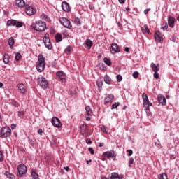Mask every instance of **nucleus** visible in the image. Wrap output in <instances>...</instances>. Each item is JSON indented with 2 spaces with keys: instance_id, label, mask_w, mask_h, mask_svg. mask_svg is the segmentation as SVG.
I'll list each match as a JSON object with an SVG mask.
<instances>
[{
  "instance_id": "1",
  "label": "nucleus",
  "mask_w": 179,
  "mask_h": 179,
  "mask_svg": "<svg viewBox=\"0 0 179 179\" xmlns=\"http://www.w3.org/2000/svg\"><path fill=\"white\" fill-rule=\"evenodd\" d=\"M30 29L36 31H44L47 29V24L42 21H36L31 25Z\"/></svg>"
},
{
  "instance_id": "2",
  "label": "nucleus",
  "mask_w": 179,
  "mask_h": 179,
  "mask_svg": "<svg viewBox=\"0 0 179 179\" xmlns=\"http://www.w3.org/2000/svg\"><path fill=\"white\" fill-rule=\"evenodd\" d=\"M38 65L36 66V69L38 72H43L44 68H45V58L43 55H39L38 57Z\"/></svg>"
},
{
  "instance_id": "3",
  "label": "nucleus",
  "mask_w": 179,
  "mask_h": 179,
  "mask_svg": "<svg viewBox=\"0 0 179 179\" xmlns=\"http://www.w3.org/2000/svg\"><path fill=\"white\" fill-rule=\"evenodd\" d=\"M12 135V130L9 127H3L0 130V138H9Z\"/></svg>"
},
{
  "instance_id": "4",
  "label": "nucleus",
  "mask_w": 179,
  "mask_h": 179,
  "mask_svg": "<svg viewBox=\"0 0 179 179\" xmlns=\"http://www.w3.org/2000/svg\"><path fill=\"white\" fill-rule=\"evenodd\" d=\"M26 173H27V167L23 164H20L17 171L18 177H23Z\"/></svg>"
},
{
  "instance_id": "5",
  "label": "nucleus",
  "mask_w": 179,
  "mask_h": 179,
  "mask_svg": "<svg viewBox=\"0 0 179 179\" xmlns=\"http://www.w3.org/2000/svg\"><path fill=\"white\" fill-rule=\"evenodd\" d=\"M38 84L42 89H47L48 87V81L44 77H40L38 78Z\"/></svg>"
},
{
  "instance_id": "6",
  "label": "nucleus",
  "mask_w": 179,
  "mask_h": 179,
  "mask_svg": "<svg viewBox=\"0 0 179 179\" xmlns=\"http://www.w3.org/2000/svg\"><path fill=\"white\" fill-rule=\"evenodd\" d=\"M59 22L64 27H66V29H72V24H71V21H69V20L65 17H61L59 18Z\"/></svg>"
},
{
  "instance_id": "7",
  "label": "nucleus",
  "mask_w": 179,
  "mask_h": 179,
  "mask_svg": "<svg viewBox=\"0 0 179 179\" xmlns=\"http://www.w3.org/2000/svg\"><path fill=\"white\" fill-rule=\"evenodd\" d=\"M80 134L83 135V136H85V138L89 136V127H87V124H82L80 126Z\"/></svg>"
},
{
  "instance_id": "8",
  "label": "nucleus",
  "mask_w": 179,
  "mask_h": 179,
  "mask_svg": "<svg viewBox=\"0 0 179 179\" xmlns=\"http://www.w3.org/2000/svg\"><path fill=\"white\" fill-rule=\"evenodd\" d=\"M7 26H15L16 27H22L23 22L17 21L15 20H8L7 21Z\"/></svg>"
},
{
  "instance_id": "9",
  "label": "nucleus",
  "mask_w": 179,
  "mask_h": 179,
  "mask_svg": "<svg viewBox=\"0 0 179 179\" xmlns=\"http://www.w3.org/2000/svg\"><path fill=\"white\" fill-rule=\"evenodd\" d=\"M49 36L50 35L48 34H45L43 37V43L48 50H51V48H52V45H51V41L50 40Z\"/></svg>"
},
{
  "instance_id": "10",
  "label": "nucleus",
  "mask_w": 179,
  "mask_h": 179,
  "mask_svg": "<svg viewBox=\"0 0 179 179\" xmlns=\"http://www.w3.org/2000/svg\"><path fill=\"white\" fill-rule=\"evenodd\" d=\"M25 12L28 16H33V15H36V10L32 6L27 4L25 5Z\"/></svg>"
},
{
  "instance_id": "11",
  "label": "nucleus",
  "mask_w": 179,
  "mask_h": 179,
  "mask_svg": "<svg viewBox=\"0 0 179 179\" xmlns=\"http://www.w3.org/2000/svg\"><path fill=\"white\" fill-rule=\"evenodd\" d=\"M51 122L53 127H55L56 128H61V127H62V124H61V120H59V119H58L57 117L52 118Z\"/></svg>"
},
{
  "instance_id": "12",
  "label": "nucleus",
  "mask_w": 179,
  "mask_h": 179,
  "mask_svg": "<svg viewBox=\"0 0 179 179\" xmlns=\"http://www.w3.org/2000/svg\"><path fill=\"white\" fill-rule=\"evenodd\" d=\"M167 23L168 26L173 29L176 24V18L171 15H169Z\"/></svg>"
},
{
  "instance_id": "13",
  "label": "nucleus",
  "mask_w": 179,
  "mask_h": 179,
  "mask_svg": "<svg viewBox=\"0 0 179 179\" xmlns=\"http://www.w3.org/2000/svg\"><path fill=\"white\" fill-rule=\"evenodd\" d=\"M121 51V49L120 48V46H118V44L117 43H112L110 47V52L112 54H115V52H120Z\"/></svg>"
},
{
  "instance_id": "14",
  "label": "nucleus",
  "mask_w": 179,
  "mask_h": 179,
  "mask_svg": "<svg viewBox=\"0 0 179 179\" xmlns=\"http://www.w3.org/2000/svg\"><path fill=\"white\" fill-rule=\"evenodd\" d=\"M154 37L156 41H159V43H162V41H163V36L162 35L160 31H155Z\"/></svg>"
},
{
  "instance_id": "15",
  "label": "nucleus",
  "mask_w": 179,
  "mask_h": 179,
  "mask_svg": "<svg viewBox=\"0 0 179 179\" xmlns=\"http://www.w3.org/2000/svg\"><path fill=\"white\" fill-rule=\"evenodd\" d=\"M56 75L59 80H60L61 82H65V78H66V75L65 74V73H64V71H58Z\"/></svg>"
},
{
  "instance_id": "16",
  "label": "nucleus",
  "mask_w": 179,
  "mask_h": 179,
  "mask_svg": "<svg viewBox=\"0 0 179 179\" xmlns=\"http://www.w3.org/2000/svg\"><path fill=\"white\" fill-rule=\"evenodd\" d=\"M62 8L64 12H71V6H69V3H68V2L63 1L62 3Z\"/></svg>"
},
{
  "instance_id": "17",
  "label": "nucleus",
  "mask_w": 179,
  "mask_h": 179,
  "mask_svg": "<svg viewBox=\"0 0 179 179\" xmlns=\"http://www.w3.org/2000/svg\"><path fill=\"white\" fill-rule=\"evenodd\" d=\"M103 156H106L108 159L115 157V152L114 150L107 151L103 152Z\"/></svg>"
},
{
  "instance_id": "18",
  "label": "nucleus",
  "mask_w": 179,
  "mask_h": 179,
  "mask_svg": "<svg viewBox=\"0 0 179 179\" xmlns=\"http://www.w3.org/2000/svg\"><path fill=\"white\" fill-rule=\"evenodd\" d=\"M115 97L114 95L113 94H108L104 99V104L106 106H107V104H108V103H111V101H113V100H114Z\"/></svg>"
},
{
  "instance_id": "19",
  "label": "nucleus",
  "mask_w": 179,
  "mask_h": 179,
  "mask_svg": "<svg viewBox=\"0 0 179 179\" xmlns=\"http://www.w3.org/2000/svg\"><path fill=\"white\" fill-rule=\"evenodd\" d=\"M157 99L159 103H160V104H162V106H166V104L167 103V102L166 101V97H164V96L159 94L158 95Z\"/></svg>"
},
{
  "instance_id": "20",
  "label": "nucleus",
  "mask_w": 179,
  "mask_h": 179,
  "mask_svg": "<svg viewBox=\"0 0 179 179\" xmlns=\"http://www.w3.org/2000/svg\"><path fill=\"white\" fill-rule=\"evenodd\" d=\"M15 4L18 8H24V6H26L24 0H15Z\"/></svg>"
},
{
  "instance_id": "21",
  "label": "nucleus",
  "mask_w": 179,
  "mask_h": 179,
  "mask_svg": "<svg viewBox=\"0 0 179 179\" xmlns=\"http://www.w3.org/2000/svg\"><path fill=\"white\" fill-rule=\"evenodd\" d=\"M18 90L20 93H22V94H24L26 93V88L24 87V84L20 83L18 85Z\"/></svg>"
},
{
  "instance_id": "22",
  "label": "nucleus",
  "mask_w": 179,
  "mask_h": 179,
  "mask_svg": "<svg viewBox=\"0 0 179 179\" xmlns=\"http://www.w3.org/2000/svg\"><path fill=\"white\" fill-rule=\"evenodd\" d=\"M31 179H38V173H37L36 170H34V169L31 170Z\"/></svg>"
},
{
  "instance_id": "23",
  "label": "nucleus",
  "mask_w": 179,
  "mask_h": 179,
  "mask_svg": "<svg viewBox=\"0 0 179 179\" xmlns=\"http://www.w3.org/2000/svg\"><path fill=\"white\" fill-rule=\"evenodd\" d=\"M85 45L88 47V50H90L93 47V42L90 39H87L85 41Z\"/></svg>"
},
{
  "instance_id": "24",
  "label": "nucleus",
  "mask_w": 179,
  "mask_h": 179,
  "mask_svg": "<svg viewBox=\"0 0 179 179\" xmlns=\"http://www.w3.org/2000/svg\"><path fill=\"white\" fill-rule=\"evenodd\" d=\"M10 57H9V54L6 52L3 56V62L4 64H9V59Z\"/></svg>"
},
{
  "instance_id": "25",
  "label": "nucleus",
  "mask_w": 179,
  "mask_h": 179,
  "mask_svg": "<svg viewBox=\"0 0 179 179\" xmlns=\"http://www.w3.org/2000/svg\"><path fill=\"white\" fill-rule=\"evenodd\" d=\"M150 67L152 68L153 72H159L160 70V69L157 67L155 63H151Z\"/></svg>"
},
{
  "instance_id": "26",
  "label": "nucleus",
  "mask_w": 179,
  "mask_h": 179,
  "mask_svg": "<svg viewBox=\"0 0 179 179\" xmlns=\"http://www.w3.org/2000/svg\"><path fill=\"white\" fill-rule=\"evenodd\" d=\"M141 30L143 33H148V34H150V30L149 29L148 25H144L143 27H141Z\"/></svg>"
},
{
  "instance_id": "27",
  "label": "nucleus",
  "mask_w": 179,
  "mask_h": 179,
  "mask_svg": "<svg viewBox=\"0 0 179 179\" xmlns=\"http://www.w3.org/2000/svg\"><path fill=\"white\" fill-rule=\"evenodd\" d=\"M105 83H107V85H111V78L108 76V75H106L103 78Z\"/></svg>"
},
{
  "instance_id": "28",
  "label": "nucleus",
  "mask_w": 179,
  "mask_h": 179,
  "mask_svg": "<svg viewBox=\"0 0 179 179\" xmlns=\"http://www.w3.org/2000/svg\"><path fill=\"white\" fill-rule=\"evenodd\" d=\"M8 45L11 48H13V45H15V38L13 37L8 39Z\"/></svg>"
},
{
  "instance_id": "29",
  "label": "nucleus",
  "mask_w": 179,
  "mask_h": 179,
  "mask_svg": "<svg viewBox=\"0 0 179 179\" xmlns=\"http://www.w3.org/2000/svg\"><path fill=\"white\" fill-rule=\"evenodd\" d=\"M55 40H56V43H59L60 41H62V35H61L60 34H57L55 36Z\"/></svg>"
},
{
  "instance_id": "30",
  "label": "nucleus",
  "mask_w": 179,
  "mask_h": 179,
  "mask_svg": "<svg viewBox=\"0 0 179 179\" xmlns=\"http://www.w3.org/2000/svg\"><path fill=\"white\" fill-rule=\"evenodd\" d=\"M5 176L10 179H15L14 175L10 173L9 171H6L5 173Z\"/></svg>"
},
{
  "instance_id": "31",
  "label": "nucleus",
  "mask_w": 179,
  "mask_h": 179,
  "mask_svg": "<svg viewBox=\"0 0 179 179\" xmlns=\"http://www.w3.org/2000/svg\"><path fill=\"white\" fill-rule=\"evenodd\" d=\"M85 110L87 115L90 116L93 114V111H92V108H90V106H86Z\"/></svg>"
},
{
  "instance_id": "32",
  "label": "nucleus",
  "mask_w": 179,
  "mask_h": 179,
  "mask_svg": "<svg viewBox=\"0 0 179 179\" xmlns=\"http://www.w3.org/2000/svg\"><path fill=\"white\" fill-rule=\"evenodd\" d=\"M110 179H117V178H120V176L117 173H112L111 176L110 178Z\"/></svg>"
},
{
  "instance_id": "33",
  "label": "nucleus",
  "mask_w": 179,
  "mask_h": 179,
  "mask_svg": "<svg viewBox=\"0 0 179 179\" xmlns=\"http://www.w3.org/2000/svg\"><path fill=\"white\" fill-rule=\"evenodd\" d=\"M103 61H104L105 64L106 65H108V66H111V59H110L107 57H105Z\"/></svg>"
},
{
  "instance_id": "34",
  "label": "nucleus",
  "mask_w": 179,
  "mask_h": 179,
  "mask_svg": "<svg viewBox=\"0 0 179 179\" xmlns=\"http://www.w3.org/2000/svg\"><path fill=\"white\" fill-rule=\"evenodd\" d=\"M64 51L65 54H67V55L71 54V52H72V47L68 46L67 48H66Z\"/></svg>"
},
{
  "instance_id": "35",
  "label": "nucleus",
  "mask_w": 179,
  "mask_h": 179,
  "mask_svg": "<svg viewBox=\"0 0 179 179\" xmlns=\"http://www.w3.org/2000/svg\"><path fill=\"white\" fill-rule=\"evenodd\" d=\"M41 19H43V20H45L46 22H48V20H50V17L45 14H42L41 15Z\"/></svg>"
},
{
  "instance_id": "36",
  "label": "nucleus",
  "mask_w": 179,
  "mask_h": 179,
  "mask_svg": "<svg viewBox=\"0 0 179 179\" xmlns=\"http://www.w3.org/2000/svg\"><path fill=\"white\" fill-rule=\"evenodd\" d=\"M159 179H169V178H167V174L166 173H161L158 176Z\"/></svg>"
},
{
  "instance_id": "37",
  "label": "nucleus",
  "mask_w": 179,
  "mask_h": 179,
  "mask_svg": "<svg viewBox=\"0 0 179 179\" xmlns=\"http://www.w3.org/2000/svg\"><path fill=\"white\" fill-rule=\"evenodd\" d=\"M144 107L146 108L145 111H149V100L143 101Z\"/></svg>"
},
{
  "instance_id": "38",
  "label": "nucleus",
  "mask_w": 179,
  "mask_h": 179,
  "mask_svg": "<svg viewBox=\"0 0 179 179\" xmlns=\"http://www.w3.org/2000/svg\"><path fill=\"white\" fill-rule=\"evenodd\" d=\"M162 29L165 31L167 30V29H169V24L167 22L163 23L162 24Z\"/></svg>"
},
{
  "instance_id": "39",
  "label": "nucleus",
  "mask_w": 179,
  "mask_h": 179,
  "mask_svg": "<svg viewBox=\"0 0 179 179\" xmlns=\"http://www.w3.org/2000/svg\"><path fill=\"white\" fill-rule=\"evenodd\" d=\"M15 61H20V59H22V55L20 53H16L15 54Z\"/></svg>"
},
{
  "instance_id": "40",
  "label": "nucleus",
  "mask_w": 179,
  "mask_h": 179,
  "mask_svg": "<svg viewBox=\"0 0 179 179\" xmlns=\"http://www.w3.org/2000/svg\"><path fill=\"white\" fill-rule=\"evenodd\" d=\"M120 102H115L114 104L112 105L111 110H115L120 106Z\"/></svg>"
},
{
  "instance_id": "41",
  "label": "nucleus",
  "mask_w": 179,
  "mask_h": 179,
  "mask_svg": "<svg viewBox=\"0 0 179 179\" xmlns=\"http://www.w3.org/2000/svg\"><path fill=\"white\" fill-rule=\"evenodd\" d=\"M74 23L77 24V26H79V24H80V18L76 17L74 20Z\"/></svg>"
},
{
  "instance_id": "42",
  "label": "nucleus",
  "mask_w": 179,
  "mask_h": 179,
  "mask_svg": "<svg viewBox=\"0 0 179 179\" xmlns=\"http://www.w3.org/2000/svg\"><path fill=\"white\" fill-rule=\"evenodd\" d=\"M133 78H134V79H138V78H139V73L138 71H135L133 73Z\"/></svg>"
},
{
  "instance_id": "43",
  "label": "nucleus",
  "mask_w": 179,
  "mask_h": 179,
  "mask_svg": "<svg viewBox=\"0 0 179 179\" xmlns=\"http://www.w3.org/2000/svg\"><path fill=\"white\" fill-rule=\"evenodd\" d=\"M142 97L143 101H147L148 100H149V99L148 98V95L145 93L143 94Z\"/></svg>"
},
{
  "instance_id": "44",
  "label": "nucleus",
  "mask_w": 179,
  "mask_h": 179,
  "mask_svg": "<svg viewBox=\"0 0 179 179\" xmlns=\"http://www.w3.org/2000/svg\"><path fill=\"white\" fill-rule=\"evenodd\" d=\"M116 79L117 80V82H122V75H117L116 76Z\"/></svg>"
},
{
  "instance_id": "45",
  "label": "nucleus",
  "mask_w": 179,
  "mask_h": 179,
  "mask_svg": "<svg viewBox=\"0 0 179 179\" xmlns=\"http://www.w3.org/2000/svg\"><path fill=\"white\" fill-rule=\"evenodd\" d=\"M96 85H97L98 87H103V81L98 80L96 82Z\"/></svg>"
},
{
  "instance_id": "46",
  "label": "nucleus",
  "mask_w": 179,
  "mask_h": 179,
  "mask_svg": "<svg viewBox=\"0 0 179 179\" xmlns=\"http://www.w3.org/2000/svg\"><path fill=\"white\" fill-rule=\"evenodd\" d=\"M24 115V111L18 112V117H20V118H23Z\"/></svg>"
},
{
  "instance_id": "47",
  "label": "nucleus",
  "mask_w": 179,
  "mask_h": 179,
  "mask_svg": "<svg viewBox=\"0 0 179 179\" xmlns=\"http://www.w3.org/2000/svg\"><path fill=\"white\" fill-rule=\"evenodd\" d=\"M11 104H12V106H14V107H18V106H19V103H17L15 101H12Z\"/></svg>"
},
{
  "instance_id": "48",
  "label": "nucleus",
  "mask_w": 179,
  "mask_h": 179,
  "mask_svg": "<svg viewBox=\"0 0 179 179\" xmlns=\"http://www.w3.org/2000/svg\"><path fill=\"white\" fill-rule=\"evenodd\" d=\"M101 129L102 132H104V134H107V128H106L105 126H102L101 127Z\"/></svg>"
},
{
  "instance_id": "49",
  "label": "nucleus",
  "mask_w": 179,
  "mask_h": 179,
  "mask_svg": "<svg viewBox=\"0 0 179 179\" xmlns=\"http://www.w3.org/2000/svg\"><path fill=\"white\" fill-rule=\"evenodd\" d=\"M154 78H155V79H159V73H158V71H155L154 72Z\"/></svg>"
},
{
  "instance_id": "50",
  "label": "nucleus",
  "mask_w": 179,
  "mask_h": 179,
  "mask_svg": "<svg viewBox=\"0 0 179 179\" xmlns=\"http://www.w3.org/2000/svg\"><path fill=\"white\" fill-rule=\"evenodd\" d=\"M0 162H3V152L0 151Z\"/></svg>"
},
{
  "instance_id": "51",
  "label": "nucleus",
  "mask_w": 179,
  "mask_h": 179,
  "mask_svg": "<svg viewBox=\"0 0 179 179\" xmlns=\"http://www.w3.org/2000/svg\"><path fill=\"white\" fill-rule=\"evenodd\" d=\"M127 152L128 153V156H132L134 151L132 150H127Z\"/></svg>"
},
{
  "instance_id": "52",
  "label": "nucleus",
  "mask_w": 179,
  "mask_h": 179,
  "mask_svg": "<svg viewBox=\"0 0 179 179\" xmlns=\"http://www.w3.org/2000/svg\"><path fill=\"white\" fill-rule=\"evenodd\" d=\"M88 150L91 153V155H94V150H93V148H89Z\"/></svg>"
},
{
  "instance_id": "53",
  "label": "nucleus",
  "mask_w": 179,
  "mask_h": 179,
  "mask_svg": "<svg viewBox=\"0 0 179 179\" xmlns=\"http://www.w3.org/2000/svg\"><path fill=\"white\" fill-rule=\"evenodd\" d=\"M85 142L87 145H92V140L90 138H87Z\"/></svg>"
},
{
  "instance_id": "54",
  "label": "nucleus",
  "mask_w": 179,
  "mask_h": 179,
  "mask_svg": "<svg viewBox=\"0 0 179 179\" xmlns=\"http://www.w3.org/2000/svg\"><path fill=\"white\" fill-rule=\"evenodd\" d=\"M63 35L65 36V37H68L69 36V34L68 33V31H64L63 32Z\"/></svg>"
},
{
  "instance_id": "55",
  "label": "nucleus",
  "mask_w": 179,
  "mask_h": 179,
  "mask_svg": "<svg viewBox=\"0 0 179 179\" xmlns=\"http://www.w3.org/2000/svg\"><path fill=\"white\" fill-rule=\"evenodd\" d=\"M150 10V8H147V9H145V10H144L145 15H148V13H149Z\"/></svg>"
},
{
  "instance_id": "56",
  "label": "nucleus",
  "mask_w": 179,
  "mask_h": 179,
  "mask_svg": "<svg viewBox=\"0 0 179 179\" xmlns=\"http://www.w3.org/2000/svg\"><path fill=\"white\" fill-rule=\"evenodd\" d=\"M129 163V164H134V158H130Z\"/></svg>"
},
{
  "instance_id": "57",
  "label": "nucleus",
  "mask_w": 179,
  "mask_h": 179,
  "mask_svg": "<svg viewBox=\"0 0 179 179\" xmlns=\"http://www.w3.org/2000/svg\"><path fill=\"white\" fill-rule=\"evenodd\" d=\"M38 134H39V135H43V129H39L38 130Z\"/></svg>"
},
{
  "instance_id": "58",
  "label": "nucleus",
  "mask_w": 179,
  "mask_h": 179,
  "mask_svg": "<svg viewBox=\"0 0 179 179\" xmlns=\"http://www.w3.org/2000/svg\"><path fill=\"white\" fill-rule=\"evenodd\" d=\"M124 51H125L126 52H129V47H126V48H124Z\"/></svg>"
},
{
  "instance_id": "59",
  "label": "nucleus",
  "mask_w": 179,
  "mask_h": 179,
  "mask_svg": "<svg viewBox=\"0 0 179 179\" xmlns=\"http://www.w3.org/2000/svg\"><path fill=\"white\" fill-rule=\"evenodd\" d=\"M64 169L66 171H69V166H64Z\"/></svg>"
},
{
  "instance_id": "60",
  "label": "nucleus",
  "mask_w": 179,
  "mask_h": 179,
  "mask_svg": "<svg viewBox=\"0 0 179 179\" xmlns=\"http://www.w3.org/2000/svg\"><path fill=\"white\" fill-rule=\"evenodd\" d=\"M15 128H16V124H12L11 129H15Z\"/></svg>"
},
{
  "instance_id": "61",
  "label": "nucleus",
  "mask_w": 179,
  "mask_h": 179,
  "mask_svg": "<svg viewBox=\"0 0 179 179\" xmlns=\"http://www.w3.org/2000/svg\"><path fill=\"white\" fill-rule=\"evenodd\" d=\"M120 3H125V0H119Z\"/></svg>"
},
{
  "instance_id": "62",
  "label": "nucleus",
  "mask_w": 179,
  "mask_h": 179,
  "mask_svg": "<svg viewBox=\"0 0 179 179\" xmlns=\"http://www.w3.org/2000/svg\"><path fill=\"white\" fill-rule=\"evenodd\" d=\"M99 146V148H103V146H104V143H100Z\"/></svg>"
},
{
  "instance_id": "63",
  "label": "nucleus",
  "mask_w": 179,
  "mask_h": 179,
  "mask_svg": "<svg viewBox=\"0 0 179 179\" xmlns=\"http://www.w3.org/2000/svg\"><path fill=\"white\" fill-rule=\"evenodd\" d=\"M89 163H92V159L87 160V164H89Z\"/></svg>"
},
{
  "instance_id": "64",
  "label": "nucleus",
  "mask_w": 179,
  "mask_h": 179,
  "mask_svg": "<svg viewBox=\"0 0 179 179\" xmlns=\"http://www.w3.org/2000/svg\"><path fill=\"white\" fill-rule=\"evenodd\" d=\"M101 179H108V178H106V177L102 176Z\"/></svg>"
}]
</instances>
